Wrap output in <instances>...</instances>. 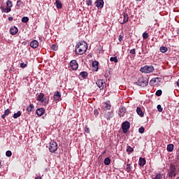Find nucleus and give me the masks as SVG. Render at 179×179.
Instances as JSON below:
<instances>
[{"mask_svg": "<svg viewBox=\"0 0 179 179\" xmlns=\"http://www.w3.org/2000/svg\"><path fill=\"white\" fill-rule=\"evenodd\" d=\"M87 50V43L85 41L79 42L76 45V54H78V55H83L85 52Z\"/></svg>", "mask_w": 179, "mask_h": 179, "instance_id": "1", "label": "nucleus"}, {"mask_svg": "<svg viewBox=\"0 0 179 179\" xmlns=\"http://www.w3.org/2000/svg\"><path fill=\"white\" fill-rule=\"evenodd\" d=\"M148 83H149L148 79L144 77H141L135 83V85L141 86V87H145V86H148Z\"/></svg>", "mask_w": 179, "mask_h": 179, "instance_id": "2", "label": "nucleus"}, {"mask_svg": "<svg viewBox=\"0 0 179 179\" xmlns=\"http://www.w3.org/2000/svg\"><path fill=\"white\" fill-rule=\"evenodd\" d=\"M140 71L142 73H150L155 71V67H153V66H145L141 67Z\"/></svg>", "mask_w": 179, "mask_h": 179, "instance_id": "3", "label": "nucleus"}, {"mask_svg": "<svg viewBox=\"0 0 179 179\" xmlns=\"http://www.w3.org/2000/svg\"><path fill=\"white\" fill-rule=\"evenodd\" d=\"M128 20H129V17L128 16V13H123L119 18V22L120 24H125Z\"/></svg>", "mask_w": 179, "mask_h": 179, "instance_id": "4", "label": "nucleus"}, {"mask_svg": "<svg viewBox=\"0 0 179 179\" xmlns=\"http://www.w3.org/2000/svg\"><path fill=\"white\" fill-rule=\"evenodd\" d=\"M57 149H58V144L57 143V142L51 141L49 145V151L50 152V153H54L57 152Z\"/></svg>", "mask_w": 179, "mask_h": 179, "instance_id": "5", "label": "nucleus"}, {"mask_svg": "<svg viewBox=\"0 0 179 179\" xmlns=\"http://www.w3.org/2000/svg\"><path fill=\"white\" fill-rule=\"evenodd\" d=\"M130 127H131V123H129V122H128V121L124 122L122 124V129L123 134H127V132H128V129H129Z\"/></svg>", "mask_w": 179, "mask_h": 179, "instance_id": "6", "label": "nucleus"}, {"mask_svg": "<svg viewBox=\"0 0 179 179\" xmlns=\"http://www.w3.org/2000/svg\"><path fill=\"white\" fill-rule=\"evenodd\" d=\"M176 166L174 165H171V168L168 173L169 177H170L171 178H172V177H175V176H176Z\"/></svg>", "mask_w": 179, "mask_h": 179, "instance_id": "7", "label": "nucleus"}, {"mask_svg": "<svg viewBox=\"0 0 179 179\" xmlns=\"http://www.w3.org/2000/svg\"><path fill=\"white\" fill-rule=\"evenodd\" d=\"M95 6L98 9H103L104 8V0H96L95 1Z\"/></svg>", "mask_w": 179, "mask_h": 179, "instance_id": "8", "label": "nucleus"}, {"mask_svg": "<svg viewBox=\"0 0 179 179\" xmlns=\"http://www.w3.org/2000/svg\"><path fill=\"white\" fill-rule=\"evenodd\" d=\"M70 66L71 67L73 71H76L79 65L78 64V62H76V60H71L70 62Z\"/></svg>", "mask_w": 179, "mask_h": 179, "instance_id": "9", "label": "nucleus"}, {"mask_svg": "<svg viewBox=\"0 0 179 179\" xmlns=\"http://www.w3.org/2000/svg\"><path fill=\"white\" fill-rule=\"evenodd\" d=\"M102 108L105 111H107V110H111V103L110 101L103 103L102 104Z\"/></svg>", "mask_w": 179, "mask_h": 179, "instance_id": "10", "label": "nucleus"}, {"mask_svg": "<svg viewBox=\"0 0 179 179\" xmlns=\"http://www.w3.org/2000/svg\"><path fill=\"white\" fill-rule=\"evenodd\" d=\"M96 83L99 89H104V86H106V82L103 80H98Z\"/></svg>", "mask_w": 179, "mask_h": 179, "instance_id": "11", "label": "nucleus"}, {"mask_svg": "<svg viewBox=\"0 0 179 179\" xmlns=\"http://www.w3.org/2000/svg\"><path fill=\"white\" fill-rule=\"evenodd\" d=\"M53 99L55 101H60L61 100V92H56L53 95Z\"/></svg>", "mask_w": 179, "mask_h": 179, "instance_id": "12", "label": "nucleus"}, {"mask_svg": "<svg viewBox=\"0 0 179 179\" xmlns=\"http://www.w3.org/2000/svg\"><path fill=\"white\" fill-rule=\"evenodd\" d=\"M114 117V112L110 111V112H106L104 114V117L106 118V120H111Z\"/></svg>", "mask_w": 179, "mask_h": 179, "instance_id": "13", "label": "nucleus"}, {"mask_svg": "<svg viewBox=\"0 0 179 179\" xmlns=\"http://www.w3.org/2000/svg\"><path fill=\"white\" fill-rule=\"evenodd\" d=\"M125 113H127V108L124 106H121L119 109L120 117H124V115H125Z\"/></svg>", "mask_w": 179, "mask_h": 179, "instance_id": "14", "label": "nucleus"}, {"mask_svg": "<svg viewBox=\"0 0 179 179\" xmlns=\"http://www.w3.org/2000/svg\"><path fill=\"white\" fill-rule=\"evenodd\" d=\"M159 82V78H154L150 81V86H155V85H157Z\"/></svg>", "mask_w": 179, "mask_h": 179, "instance_id": "15", "label": "nucleus"}, {"mask_svg": "<svg viewBox=\"0 0 179 179\" xmlns=\"http://www.w3.org/2000/svg\"><path fill=\"white\" fill-rule=\"evenodd\" d=\"M29 45L31 48H37V47H38V41H37V40H33L31 41Z\"/></svg>", "mask_w": 179, "mask_h": 179, "instance_id": "16", "label": "nucleus"}, {"mask_svg": "<svg viewBox=\"0 0 179 179\" xmlns=\"http://www.w3.org/2000/svg\"><path fill=\"white\" fill-rule=\"evenodd\" d=\"M18 31L17 27H11L10 29V33L12 36H15V34H17Z\"/></svg>", "mask_w": 179, "mask_h": 179, "instance_id": "17", "label": "nucleus"}, {"mask_svg": "<svg viewBox=\"0 0 179 179\" xmlns=\"http://www.w3.org/2000/svg\"><path fill=\"white\" fill-rule=\"evenodd\" d=\"M138 164L141 167H143L146 164V159H145V158L140 157Z\"/></svg>", "mask_w": 179, "mask_h": 179, "instance_id": "18", "label": "nucleus"}, {"mask_svg": "<svg viewBox=\"0 0 179 179\" xmlns=\"http://www.w3.org/2000/svg\"><path fill=\"white\" fill-rule=\"evenodd\" d=\"M44 113H45V110L44 108H38L36 110V114L39 117H41V115H43L44 114Z\"/></svg>", "mask_w": 179, "mask_h": 179, "instance_id": "19", "label": "nucleus"}, {"mask_svg": "<svg viewBox=\"0 0 179 179\" xmlns=\"http://www.w3.org/2000/svg\"><path fill=\"white\" fill-rule=\"evenodd\" d=\"M92 67L94 68V71H99V62L94 61L92 62Z\"/></svg>", "mask_w": 179, "mask_h": 179, "instance_id": "20", "label": "nucleus"}, {"mask_svg": "<svg viewBox=\"0 0 179 179\" xmlns=\"http://www.w3.org/2000/svg\"><path fill=\"white\" fill-rule=\"evenodd\" d=\"M36 100H38V101H41V103H44V94L41 93L38 95Z\"/></svg>", "mask_w": 179, "mask_h": 179, "instance_id": "21", "label": "nucleus"}, {"mask_svg": "<svg viewBox=\"0 0 179 179\" xmlns=\"http://www.w3.org/2000/svg\"><path fill=\"white\" fill-rule=\"evenodd\" d=\"M55 5L57 9H62V3L59 0H56Z\"/></svg>", "mask_w": 179, "mask_h": 179, "instance_id": "22", "label": "nucleus"}, {"mask_svg": "<svg viewBox=\"0 0 179 179\" xmlns=\"http://www.w3.org/2000/svg\"><path fill=\"white\" fill-rule=\"evenodd\" d=\"M1 9L3 13H9V12H10L11 10L10 8L7 6L6 8L3 7H1Z\"/></svg>", "mask_w": 179, "mask_h": 179, "instance_id": "23", "label": "nucleus"}, {"mask_svg": "<svg viewBox=\"0 0 179 179\" xmlns=\"http://www.w3.org/2000/svg\"><path fill=\"white\" fill-rule=\"evenodd\" d=\"M136 113L140 117H143L144 114L143 112H142V109L140 107H138L136 108Z\"/></svg>", "mask_w": 179, "mask_h": 179, "instance_id": "24", "label": "nucleus"}, {"mask_svg": "<svg viewBox=\"0 0 179 179\" xmlns=\"http://www.w3.org/2000/svg\"><path fill=\"white\" fill-rule=\"evenodd\" d=\"M103 163L106 166H109V164L111 163V159H110L108 157H106L105 158Z\"/></svg>", "mask_w": 179, "mask_h": 179, "instance_id": "25", "label": "nucleus"}, {"mask_svg": "<svg viewBox=\"0 0 179 179\" xmlns=\"http://www.w3.org/2000/svg\"><path fill=\"white\" fill-rule=\"evenodd\" d=\"M34 108V105L33 104H30L27 108V111H28V113H31V111H33Z\"/></svg>", "mask_w": 179, "mask_h": 179, "instance_id": "26", "label": "nucleus"}, {"mask_svg": "<svg viewBox=\"0 0 179 179\" xmlns=\"http://www.w3.org/2000/svg\"><path fill=\"white\" fill-rule=\"evenodd\" d=\"M174 149V145L173 144H169L167 145V151L168 152H173V150Z\"/></svg>", "mask_w": 179, "mask_h": 179, "instance_id": "27", "label": "nucleus"}, {"mask_svg": "<svg viewBox=\"0 0 179 179\" xmlns=\"http://www.w3.org/2000/svg\"><path fill=\"white\" fill-rule=\"evenodd\" d=\"M152 179H163L162 173H157L156 176H154Z\"/></svg>", "mask_w": 179, "mask_h": 179, "instance_id": "28", "label": "nucleus"}, {"mask_svg": "<svg viewBox=\"0 0 179 179\" xmlns=\"http://www.w3.org/2000/svg\"><path fill=\"white\" fill-rule=\"evenodd\" d=\"M110 61L111 62H115V64H117V62H118V59L117 58V56H115V57H111L110 58Z\"/></svg>", "mask_w": 179, "mask_h": 179, "instance_id": "29", "label": "nucleus"}, {"mask_svg": "<svg viewBox=\"0 0 179 179\" xmlns=\"http://www.w3.org/2000/svg\"><path fill=\"white\" fill-rule=\"evenodd\" d=\"M80 76H82L83 79H85V78H87V72L82 71L81 73H80Z\"/></svg>", "mask_w": 179, "mask_h": 179, "instance_id": "30", "label": "nucleus"}, {"mask_svg": "<svg viewBox=\"0 0 179 179\" xmlns=\"http://www.w3.org/2000/svg\"><path fill=\"white\" fill-rule=\"evenodd\" d=\"M22 115V113L20 111H17L16 113L13 114V118H19Z\"/></svg>", "mask_w": 179, "mask_h": 179, "instance_id": "31", "label": "nucleus"}, {"mask_svg": "<svg viewBox=\"0 0 179 179\" xmlns=\"http://www.w3.org/2000/svg\"><path fill=\"white\" fill-rule=\"evenodd\" d=\"M159 50H160L163 54H164V52H167L168 49H167V48H166V47H164V46H162V47L159 48Z\"/></svg>", "mask_w": 179, "mask_h": 179, "instance_id": "32", "label": "nucleus"}, {"mask_svg": "<svg viewBox=\"0 0 179 179\" xmlns=\"http://www.w3.org/2000/svg\"><path fill=\"white\" fill-rule=\"evenodd\" d=\"M131 169L132 167L131 166V164H127L126 167V171H127L128 173H131Z\"/></svg>", "mask_w": 179, "mask_h": 179, "instance_id": "33", "label": "nucleus"}, {"mask_svg": "<svg viewBox=\"0 0 179 179\" xmlns=\"http://www.w3.org/2000/svg\"><path fill=\"white\" fill-rule=\"evenodd\" d=\"M24 3H22V1H21L20 0H18L17 1V6L18 8H21L22 6H23Z\"/></svg>", "mask_w": 179, "mask_h": 179, "instance_id": "34", "label": "nucleus"}, {"mask_svg": "<svg viewBox=\"0 0 179 179\" xmlns=\"http://www.w3.org/2000/svg\"><path fill=\"white\" fill-rule=\"evenodd\" d=\"M162 93H163V92L162 91V90H157L155 94H156V96H157V97H159V96H162Z\"/></svg>", "mask_w": 179, "mask_h": 179, "instance_id": "35", "label": "nucleus"}, {"mask_svg": "<svg viewBox=\"0 0 179 179\" xmlns=\"http://www.w3.org/2000/svg\"><path fill=\"white\" fill-rule=\"evenodd\" d=\"M51 50H53V51H57V50H58V45L55 44L52 45Z\"/></svg>", "mask_w": 179, "mask_h": 179, "instance_id": "36", "label": "nucleus"}, {"mask_svg": "<svg viewBox=\"0 0 179 179\" xmlns=\"http://www.w3.org/2000/svg\"><path fill=\"white\" fill-rule=\"evenodd\" d=\"M6 6L7 8H10L11 6H13L12 1H10V0H8L6 1Z\"/></svg>", "mask_w": 179, "mask_h": 179, "instance_id": "37", "label": "nucleus"}, {"mask_svg": "<svg viewBox=\"0 0 179 179\" xmlns=\"http://www.w3.org/2000/svg\"><path fill=\"white\" fill-rule=\"evenodd\" d=\"M22 22L23 23H27V22H29V18L27 17H23L22 18Z\"/></svg>", "mask_w": 179, "mask_h": 179, "instance_id": "38", "label": "nucleus"}, {"mask_svg": "<svg viewBox=\"0 0 179 179\" xmlns=\"http://www.w3.org/2000/svg\"><path fill=\"white\" fill-rule=\"evenodd\" d=\"M149 37V34H148L147 32H144L143 34V38L144 40H146V38H148Z\"/></svg>", "mask_w": 179, "mask_h": 179, "instance_id": "39", "label": "nucleus"}, {"mask_svg": "<svg viewBox=\"0 0 179 179\" xmlns=\"http://www.w3.org/2000/svg\"><path fill=\"white\" fill-rule=\"evenodd\" d=\"M127 152H128L129 153H132V152H134V148H132L131 146H128Z\"/></svg>", "mask_w": 179, "mask_h": 179, "instance_id": "40", "label": "nucleus"}, {"mask_svg": "<svg viewBox=\"0 0 179 179\" xmlns=\"http://www.w3.org/2000/svg\"><path fill=\"white\" fill-rule=\"evenodd\" d=\"M139 134H143L145 132V127H141L138 129Z\"/></svg>", "mask_w": 179, "mask_h": 179, "instance_id": "41", "label": "nucleus"}, {"mask_svg": "<svg viewBox=\"0 0 179 179\" xmlns=\"http://www.w3.org/2000/svg\"><path fill=\"white\" fill-rule=\"evenodd\" d=\"M6 156L7 157H10V156H12V151H10V150L6 151Z\"/></svg>", "mask_w": 179, "mask_h": 179, "instance_id": "42", "label": "nucleus"}, {"mask_svg": "<svg viewBox=\"0 0 179 179\" xmlns=\"http://www.w3.org/2000/svg\"><path fill=\"white\" fill-rule=\"evenodd\" d=\"M157 108L159 113H162V111H163V108H162V105H157Z\"/></svg>", "mask_w": 179, "mask_h": 179, "instance_id": "43", "label": "nucleus"}, {"mask_svg": "<svg viewBox=\"0 0 179 179\" xmlns=\"http://www.w3.org/2000/svg\"><path fill=\"white\" fill-rule=\"evenodd\" d=\"M86 3L88 6H92V0H86Z\"/></svg>", "mask_w": 179, "mask_h": 179, "instance_id": "44", "label": "nucleus"}, {"mask_svg": "<svg viewBox=\"0 0 179 179\" xmlns=\"http://www.w3.org/2000/svg\"><path fill=\"white\" fill-rule=\"evenodd\" d=\"M26 66H27V64H26L24 63H21L20 64V68H26Z\"/></svg>", "mask_w": 179, "mask_h": 179, "instance_id": "45", "label": "nucleus"}, {"mask_svg": "<svg viewBox=\"0 0 179 179\" xmlns=\"http://www.w3.org/2000/svg\"><path fill=\"white\" fill-rule=\"evenodd\" d=\"M9 113H10L9 109H6V110L4 111V115H9Z\"/></svg>", "mask_w": 179, "mask_h": 179, "instance_id": "46", "label": "nucleus"}, {"mask_svg": "<svg viewBox=\"0 0 179 179\" xmlns=\"http://www.w3.org/2000/svg\"><path fill=\"white\" fill-rule=\"evenodd\" d=\"M129 52H130V54H133V55L136 54V50H135V49L131 50Z\"/></svg>", "mask_w": 179, "mask_h": 179, "instance_id": "47", "label": "nucleus"}, {"mask_svg": "<svg viewBox=\"0 0 179 179\" xmlns=\"http://www.w3.org/2000/svg\"><path fill=\"white\" fill-rule=\"evenodd\" d=\"M85 132H86V134H90V129L88 127H85Z\"/></svg>", "mask_w": 179, "mask_h": 179, "instance_id": "48", "label": "nucleus"}, {"mask_svg": "<svg viewBox=\"0 0 179 179\" xmlns=\"http://www.w3.org/2000/svg\"><path fill=\"white\" fill-rule=\"evenodd\" d=\"M94 115H99V110H97V109H95L94 110Z\"/></svg>", "mask_w": 179, "mask_h": 179, "instance_id": "49", "label": "nucleus"}, {"mask_svg": "<svg viewBox=\"0 0 179 179\" xmlns=\"http://www.w3.org/2000/svg\"><path fill=\"white\" fill-rule=\"evenodd\" d=\"M122 38H124V36L122 35L119 36V41L121 42L122 41Z\"/></svg>", "mask_w": 179, "mask_h": 179, "instance_id": "50", "label": "nucleus"}, {"mask_svg": "<svg viewBox=\"0 0 179 179\" xmlns=\"http://www.w3.org/2000/svg\"><path fill=\"white\" fill-rule=\"evenodd\" d=\"M8 20H9V22H12V20H13V17H9Z\"/></svg>", "mask_w": 179, "mask_h": 179, "instance_id": "51", "label": "nucleus"}, {"mask_svg": "<svg viewBox=\"0 0 179 179\" xmlns=\"http://www.w3.org/2000/svg\"><path fill=\"white\" fill-rule=\"evenodd\" d=\"M6 117V115L3 114L1 115V118L4 119Z\"/></svg>", "mask_w": 179, "mask_h": 179, "instance_id": "52", "label": "nucleus"}, {"mask_svg": "<svg viewBox=\"0 0 179 179\" xmlns=\"http://www.w3.org/2000/svg\"><path fill=\"white\" fill-rule=\"evenodd\" d=\"M35 179H41V176H37L35 178Z\"/></svg>", "mask_w": 179, "mask_h": 179, "instance_id": "53", "label": "nucleus"}, {"mask_svg": "<svg viewBox=\"0 0 179 179\" xmlns=\"http://www.w3.org/2000/svg\"><path fill=\"white\" fill-rule=\"evenodd\" d=\"M177 86L179 87V79L177 81Z\"/></svg>", "mask_w": 179, "mask_h": 179, "instance_id": "54", "label": "nucleus"}, {"mask_svg": "<svg viewBox=\"0 0 179 179\" xmlns=\"http://www.w3.org/2000/svg\"><path fill=\"white\" fill-rule=\"evenodd\" d=\"M136 2H141V0H136Z\"/></svg>", "mask_w": 179, "mask_h": 179, "instance_id": "55", "label": "nucleus"}, {"mask_svg": "<svg viewBox=\"0 0 179 179\" xmlns=\"http://www.w3.org/2000/svg\"><path fill=\"white\" fill-rule=\"evenodd\" d=\"M104 153H106V151H104V152H103V154H104Z\"/></svg>", "mask_w": 179, "mask_h": 179, "instance_id": "56", "label": "nucleus"}, {"mask_svg": "<svg viewBox=\"0 0 179 179\" xmlns=\"http://www.w3.org/2000/svg\"><path fill=\"white\" fill-rule=\"evenodd\" d=\"M0 166H1V161H0Z\"/></svg>", "mask_w": 179, "mask_h": 179, "instance_id": "57", "label": "nucleus"}, {"mask_svg": "<svg viewBox=\"0 0 179 179\" xmlns=\"http://www.w3.org/2000/svg\"><path fill=\"white\" fill-rule=\"evenodd\" d=\"M177 179H179V178H178Z\"/></svg>", "mask_w": 179, "mask_h": 179, "instance_id": "58", "label": "nucleus"}]
</instances>
